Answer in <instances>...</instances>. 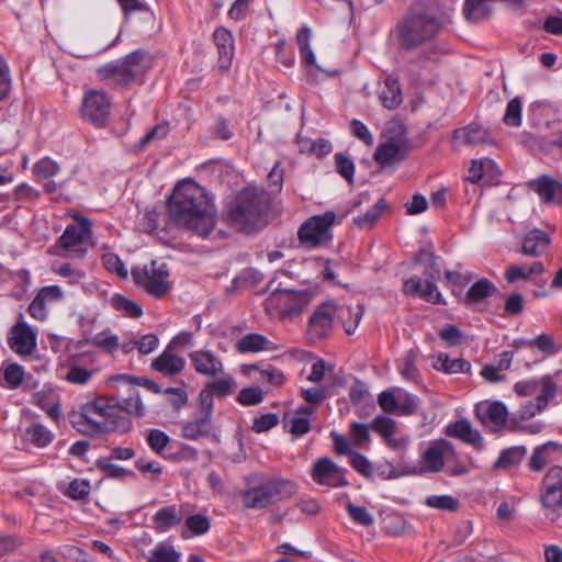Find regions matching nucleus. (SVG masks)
Returning <instances> with one entry per match:
<instances>
[{"label": "nucleus", "instance_id": "b1692460", "mask_svg": "<svg viewBox=\"0 0 562 562\" xmlns=\"http://www.w3.org/2000/svg\"><path fill=\"white\" fill-rule=\"evenodd\" d=\"M313 294L310 290L283 289V318L300 315L311 303Z\"/></svg>", "mask_w": 562, "mask_h": 562}, {"label": "nucleus", "instance_id": "0eeeda50", "mask_svg": "<svg viewBox=\"0 0 562 562\" xmlns=\"http://www.w3.org/2000/svg\"><path fill=\"white\" fill-rule=\"evenodd\" d=\"M92 223L85 216H77L72 224L67 225L57 244L69 256L82 258L92 246Z\"/></svg>", "mask_w": 562, "mask_h": 562}, {"label": "nucleus", "instance_id": "7ed1b4c3", "mask_svg": "<svg viewBox=\"0 0 562 562\" xmlns=\"http://www.w3.org/2000/svg\"><path fill=\"white\" fill-rule=\"evenodd\" d=\"M69 423L80 434L97 437L106 432H128L130 417L115 414V403L109 396H98L69 414Z\"/></svg>", "mask_w": 562, "mask_h": 562}, {"label": "nucleus", "instance_id": "f3484780", "mask_svg": "<svg viewBox=\"0 0 562 562\" xmlns=\"http://www.w3.org/2000/svg\"><path fill=\"white\" fill-rule=\"evenodd\" d=\"M10 348L18 355L29 356L36 348V334L24 322H18L8 337Z\"/></svg>", "mask_w": 562, "mask_h": 562}, {"label": "nucleus", "instance_id": "2f4dec72", "mask_svg": "<svg viewBox=\"0 0 562 562\" xmlns=\"http://www.w3.org/2000/svg\"><path fill=\"white\" fill-rule=\"evenodd\" d=\"M432 367L447 374L469 373L471 363L462 358L451 359L447 353L439 352L432 362Z\"/></svg>", "mask_w": 562, "mask_h": 562}, {"label": "nucleus", "instance_id": "39448f33", "mask_svg": "<svg viewBox=\"0 0 562 562\" xmlns=\"http://www.w3.org/2000/svg\"><path fill=\"white\" fill-rule=\"evenodd\" d=\"M149 68L147 53L137 49L122 59L110 61L97 69L100 80L115 87H124L134 82Z\"/></svg>", "mask_w": 562, "mask_h": 562}, {"label": "nucleus", "instance_id": "4d7b16f0", "mask_svg": "<svg viewBox=\"0 0 562 562\" xmlns=\"http://www.w3.org/2000/svg\"><path fill=\"white\" fill-rule=\"evenodd\" d=\"M262 391L260 387L251 386L244 387L239 391L237 395V401L244 406H252L258 405L262 402Z\"/></svg>", "mask_w": 562, "mask_h": 562}, {"label": "nucleus", "instance_id": "473e14b6", "mask_svg": "<svg viewBox=\"0 0 562 562\" xmlns=\"http://www.w3.org/2000/svg\"><path fill=\"white\" fill-rule=\"evenodd\" d=\"M188 514V505H181L180 507L171 505L159 509L154 516V521L158 527L177 526Z\"/></svg>", "mask_w": 562, "mask_h": 562}, {"label": "nucleus", "instance_id": "79ce46f5", "mask_svg": "<svg viewBox=\"0 0 562 562\" xmlns=\"http://www.w3.org/2000/svg\"><path fill=\"white\" fill-rule=\"evenodd\" d=\"M54 439V434L44 425L34 423L25 430V440L38 448L48 446Z\"/></svg>", "mask_w": 562, "mask_h": 562}, {"label": "nucleus", "instance_id": "09e8293b", "mask_svg": "<svg viewBox=\"0 0 562 562\" xmlns=\"http://www.w3.org/2000/svg\"><path fill=\"white\" fill-rule=\"evenodd\" d=\"M102 265L111 273L116 274L121 279H126L128 271L122 259L114 252H106L102 255Z\"/></svg>", "mask_w": 562, "mask_h": 562}, {"label": "nucleus", "instance_id": "a211bd4d", "mask_svg": "<svg viewBox=\"0 0 562 562\" xmlns=\"http://www.w3.org/2000/svg\"><path fill=\"white\" fill-rule=\"evenodd\" d=\"M235 386L236 382L229 375L206 383L199 395L200 408L207 409V412L213 411L214 397H226Z\"/></svg>", "mask_w": 562, "mask_h": 562}, {"label": "nucleus", "instance_id": "f257e3e1", "mask_svg": "<svg viewBox=\"0 0 562 562\" xmlns=\"http://www.w3.org/2000/svg\"><path fill=\"white\" fill-rule=\"evenodd\" d=\"M168 212L177 226L200 237H207L216 224L212 196L192 180L177 184L168 200Z\"/></svg>", "mask_w": 562, "mask_h": 562}, {"label": "nucleus", "instance_id": "bf43d9fd", "mask_svg": "<svg viewBox=\"0 0 562 562\" xmlns=\"http://www.w3.org/2000/svg\"><path fill=\"white\" fill-rule=\"evenodd\" d=\"M347 512L355 524L370 526L373 524V517L363 506H357L351 503L347 505Z\"/></svg>", "mask_w": 562, "mask_h": 562}, {"label": "nucleus", "instance_id": "7c9ffc66", "mask_svg": "<svg viewBox=\"0 0 562 562\" xmlns=\"http://www.w3.org/2000/svg\"><path fill=\"white\" fill-rule=\"evenodd\" d=\"M379 98L386 109L394 110L398 108L403 101L398 79L393 76H387L379 92Z\"/></svg>", "mask_w": 562, "mask_h": 562}, {"label": "nucleus", "instance_id": "f03ea898", "mask_svg": "<svg viewBox=\"0 0 562 562\" xmlns=\"http://www.w3.org/2000/svg\"><path fill=\"white\" fill-rule=\"evenodd\" d=\"M449 22V16L432 3H414L397 23L398 48L411 52L432 42Z\"/></svg>", "mask_w": 562, "mask_h": 562}, {"label": "nucleus", "instance_id": "72a5a7b5", "mask_svg": "<svg viewBox=\"0 0 562 562\" xmlns=\"http://www.w3.org/2000/svg\"><path fill=\"white\" fill-rule=\"evenodd\" d=\"M371 428L384 439L387 446L392 448H398L402 446V440L393 437L396 429L395 422L393 419L380 415L373 419Z\"/></svg>", "mask_w": 562, "mask_h": 562}, {"label": "nucleus", "instance_id": "c9c22d12", "mask_svg": "<svg viewBox=\"0 0 562 562\" xmlns=\"http://www.w3.org/2000/svg\"><path fill=\"white\" fill-rule=\"evenodd\" d=\"M110 398L115 403V414L122 415L121 413L125 412L131 416L143 417L146 413V408L137 392H134L123 400H117L115 397Z\"/></svg>", "mask_w": 562, "mask_h": 562}, {"label": "nucleus", "instance_id": "de8ad7c7", "mask_svg": "<svg viewBox=\"0 0 562 562\" xmlns=\"http://www.w3.org/2000/svg\"><path fill=\"white\" fill-rule=\"evenodd\" d=\"M521 111L522 102L521 98H513L506 106V111L503 117V122L507 126L519 127L521 125Z\"/></svg>", "mask_w": 562, "mask_h": 562}, {"label": "nucleus", "instance_id": "a19ab883", "mask_svg": "<svg viewBox=\"0 0 562 562\" xmlns=\"http://www.w3.org/2000/svg\"><path fill=\"white\" fill-rule=\"evenodd\" d=\"M486 416L494 426L492 429L494 432L499 431L502 428L507 429L510 415L508 414L507 407L504 403L499 401L491 403L487 406Z\"/></svg>", "mask_w": 562, "mask_h": 562}, {"label": "nucleus", "instance_id": "c03bdc74", "mask_svg": "<svg viewBox=\"0 0 562 562\" xmlns=\"http://www.w3.org/2000/svg\"><path fill=\"white\" fill-rule=\"evenodd\" d=\"M311 35H312V32H311L310 27L302 26L297 31L296 36H295V41H296V44L300 49L301 60L306 66H313V65H315V61H316L315 55L310 46Z\"/></svg>", "mask_w": 562, "mask_h": 562}, {"label": "nucleus", "instance_id": "69168bd1", "mask_svg": "<svg viewBox=\"0 0 562 562\" xmlns=\"http://www.w3.org/2000/svg\"><path fill=\"white\" fill-rule=\"evenodd\" d=\"M56 273L66 278L69 284H78L83 280L86 273L77 268H74L71 263L65 262L55 268Z\"/></svg>", "mask_w": 562, "mask_h": 562}, {"label": "nucleus", "instance_id": "0e129e2a", "mask_svg": "<svg viewBox=\"0 0 562 562\" xmlns=\"http://www.w3.org/2000/svg\"><path fill=\"white\" fill-rule=\"evenodd\" d=\"M416 353L413 350H409L405 357L402 359L400 364L401 374L408 380H416L418 376V370L415 366Z\"/></svg>", "mask_w": 562, "mask_h": 562}, {"label": "nucleus", "instance_id": "49530a36", "mask_svg": "<svg viewBox=\"0 0 562 562\" xmlns=\"http://www.w3.org/2000/svg\"><path fill=\"white\" fill-rule=\"evenodd\" d=\"M89 344L98 349H101L105 352H114L117 350L119 337L112 334L110 330H103L98 333L92 338H90Z\"/></svg>", "mask_w": 562, "mask_h": 562}, {"label": "nucleus", "instance_id": "dca6fc26", "mask_svg": "<svg viewBox=\"0 0 562 562\" xmlns=\"http://www.w3.org/2000/svg\"><path fill=\"white\" fill-rule=\"evenodd\" d=\"M312 477L321 484L334 487L345 486L348 484L345 477V470L326 457L321 458L315 462L312 471Z\"/></svg>", "mask_w": 562, "mask_h": 562}, {"label": "nucleus", "instance_id": "2eb2a0df", "mask_svg": "<svg viewBox=\"0 0 562 562\" xmlns=\"http://www.w3.org/2000/svg\"><path fill=\"white\" fill-rule=\"evenodd\" d=\"M189 360L194 371L206 378H217L224 373L221 358L211 350L200 349L189 353Z\"/></svg>", "mask_w": 562, "mask_h": 562}, {"label": "nucleus", "instance_id": "ddd939ff", "mask_svg": "<svg viewBox=\"0 0 562 562\" xmlns=\"http://www.w3.org/2000/svg\"><path fill=\"white\" fill-rule=\"evenodd\" d=\"M280 492V483L276 480H266L255 484L240 493L241 503L247 508L260 509L270 505Z\"/></svg>", "mask_w": 562, "mask_h": 562}, {"label": "nucleus", "instance_id": "13d9d810", "mask_svg": "<svg viewBox=\"0 0 562 562\" xmlns=\"http://www.w3.org/2000/svg\"><path fill=\"white\" fill-rule=\"evenodd\" d=\"M398 406L396 408V413L402 416H409L416 413L418 407V398L417 396L403 393L397 396Z\"/></svg>", "mask_w": 562, "mask_h": 562}, {"label": "nucleus", "instance_id": "5fc2aeb1", "mask_svg": "<svg viewBox=\"0 0 562 562\" xmlns=\"http://www.w3.org/2000/svg\"><path fill=\"white\" fill-rule=\"evenodd\" d=\"M170 437L160 429H150L147 435V443L150 449L160 454L170 443Z\"/></svg>", "mask_w": 562, "mask_h": 562}, {"label": "nucleus", "instance_id": "774afa93", "mask_svg": "<svg viewBox=\"0 0 562 562\" xmlns=\"http://www.w3.org/2000/svg\"><path fill=\"white\" fill-rule=\"evenodd\" d=\"M311 558L310 551L299 550L289 543H283V562H301Z\"/></svg>", "mask_w": 562, "mask_h": 562}, {"label": "nucleus", "instance_id": "864d4df0", "mask_svg": "<svg viewBox=\"0 0 562 562\" xmlns=\"http://www.w3.org/2000/svg\"><path fill=\"white\" fill-rule=\"evenodd\" d=\"M335 164L337 172L345 178L348 183L352 184L355 175L353 161L342 153H337L335 155Z\"/></svg>", "mask_w": 562, "mask_h": 562}, {"label": "nucleus", "instance_id": "6e6d98bb", "mask_svg": "<svg viewBox=\"0 0 562 562\" xmlns=\"http://www.w3.org/2000/svg\"><path fill=\"white\" fill-rule=\"evenodd\" d=\"M426 504L429 507L454 512L459 507V502L449 495H432L426 498Z\"/></svg>", "mask_w": 562, "mask_h": 562}, {"label": "nucleus", "instance_id": "37998d69", "mask_svg": "<svg viewBox=\"0 0 562 562\" xmlns=\"http://www.w3.org/2000/svg\"><path fill=\"white\" fill-rule=\"evenodd\" d=\"M386 207L387 202L384 199H379L376 203L364 214L355 217L353 224L359 228H371L381 217Z\"/></svg>", "mask_w": 562, "mask_h": 562}, {"label": "nucleus", "instance_id": "c85d7f7f", "mask_svg": "<svg viewBox=\"0 0 562 562\" xmlns=\"http://www.w3.org/2000/svg\"><path fill=\"white\" fill-rule=\"evenodd\" d=\"M550 237L541 229H532L522 238L521 251L526 256H540L549 246Z\"/></svg>", "mask_w": 562, "mask_h": 562}, {"label": "nucleus", "instance_id": "9d476101", "mask_svg": "<svg viewBox=\"0 0 562 562\" xmlns=\"http://www.w3.org/2000/svg\"><path fill=\"white\" fill-rule=\"evenodd\" d=\"M453 453L454 449L450 441L446 439L436 440L422 453L419 465L412 467L405 473L419 475L440 472L445 467V457Z\"/></svg>", "mask_w": 562, "mask_h": 562}, {"label": "nucleus", "instance_id": "6e6552de", "mask_svg": "<svg viewBox=\"0 0 562 562\" xmlns=\"http://www.w3.org/2000/svg\"><path fill=\"white\" fill-rule=\"evenodd\" d=\"M111 105V99L105 92L89 90L82 99L81 117L95 127H104L110 116Z\"/></svg>", "mask_w": 562, "mask_h": 562}, {"label": "nucleus", "instance_id": "e2e57ef3", "mask_svg": "<svg viewBox=\"0 0 562 562\" xmlns=\"http://www.w3.org/2000/svg\"><path fill=\"white\" fill-rule=\"evenodd\" d=\"M419 297L431 304H446L436 281L425 280V288H422Z\"/></svg>", "mask_w": 562, "mask_h": 562}, {"label": "nucleus", "instance_id": "c756f323", "mask_svg": "<svg viewBox=\"0 0 562 562\" xmlns=\"http://www.w3.org/2000/svg\"><path fill=\"white\" fill-rule=\"evenodd\" d=\"M33 403L42 408L48 417L58 422L60 417V398L53 390H42L34 394Z\"/></svg>", "mask_w": 562, "mask_h": 562}, {"label": "nucleus", "instance_id": "4c0bfd02", "mask_svg": "<svg viewBox=\"0 0 562 562\" xmlns=\"http://www.w3.org/2000/svg\"><path fill=\"white\" fill-rule=\"evenodd\" d=\"M270 341L262 335L251 333L243 336L235 344V350L239 353L259 352L268 349Z\"/></svg>", "mask_w": 562, "mask_h": 562}, {"label": "nucleus", "instance_id": "ea45409f", "mask_svg": "<svg viewBox=\"0 0 562 562\" xmlns=\"http://www.w3.org/2000/svg\"><path fill=\"white\" fill-rule=\"evenodd\" d=\"M110 304L125 317L139 318L143 315L142 306L123 294H114L110 300Z\"/></svg>", "mask_w": 562, "mask_h": 562}, {"label": "nucleus", "instance_id": "680f3d73", "mask_svg": "<svg viewBox=\"0 0 562 562\" xmlns=\"http://www.w3.org/2000/svg\"><path fill=\"white\" fill-rule=\"evenodd\" d=\"M351 467L360 474L366 477H370L373 474L371 462L361 453L353 451L349 456Z\"/></svg>", "mask_w": 562, "mask_h": 562}, {"label": "nucleus", "instance_id": "423d86ee", "mask_svg": "<svg viewBox=\"0 0 562 562\" xmlns=\"http://www.w3.org/2000/svg\"><path fill=\"white\" fill-rule=\"evenodd\" d=\"M131 274L134 283L155 299H162L171 289L169 269L165 262L153 260L143 268L134 267Z\"/></svg>", "mask_w": 562, "mask_h": 562}, {"label": "nucleus", "instance_id": "393cba45", "mask_svg": "<svg viewBox=\"0 0 562 562\" xmlns=\"http://www.w3.org/2000/svg\"><path fill=\"white\" fill-rule=\"evenodd\" d=\"M314 413L315 407L302 405L294 411L283 428H286L294 438L302 437L311 430V416Z\"/></svg>", "mask_w": 562, "mask_h": 562}, {"label": "nucleus", "instance_id": "a878e982", "mask_svg": "<svg viewBox=\"0 0 562 562\" xmlns=\"http://www.w3.org/2000/svg\"><path fill=\"white\" fill-rule=\"evenodd\" d=\"M201 416L194 420L186 423L182 427V436L190 440H198L199 438L206 437L212 429V414L213 411L200 408Z\"/></svg>", "mask_w": 562, "mask_h": 562}, {"label": "nucleus", "instance_id": "052dcab7", "mask_svg": "<svg viewBox=\"0 0 562 562\" xmlns=\"http://www.w3.org/2000/svg\"><path fill=\"white\" fill-rule=\"evenodd\" d=\"M3 376L9 387L16 389L24 379L23 368L16 363H11L4 368Z\"/></svg>", "mask_w": 562, "mask_h": 562}, {"label": "nucleus", "instance_id": "603ef678", "mask_svg": "<svg viewBox=\"0 0 562 562\" xmlns=\"http://www.w3.org/2000/svg\"><path fill=\"white\" fill-rule=\"evenodd\" d=\"M532 348H537L539 351L546 355H557L562 350V346L555 344L553 338L548 334H540L531 339Z\"/></svg>", "mask_w": 562, "mask_h": 562}, {"label": "nucleus", "instance_id": "4be33fe9", "mask_svg": "<svg viewBox=\"0 0 562 562\" xmlns=\"http://www.w3.org/2000/svg\"><path fill=\"white\" fill-rule=\"evenodd\" d=\"M561 454L562 445L555 441H548L533 449L528 468L532 472H541L548 463L555 461Z\"/></svg>", "mask_w": 562, "mask_h": 562}, {"label": "nucleus", "instance_id": "e433bc0d", "mask_svg": "<svg viewBox=\"0 0 562 562\" xmlns=\"http://www.w3.org/2000/svg\"><path fill=\"white\" fill-rule=\"evenodd\" d=\"M527 453L525 446H514L502 450L498 459L494 463L495 469L509 470L519 465Z\"/></svg>", "mask_w": 562, "mask_h": 562}, {"label": "nucleus", "instance_id": "bb28decb", "mask_svg": "<svg viewBox=\"0 0 562 562\" xmlns=\"http://www.w3.org/2000/svg\"><path fill=\"white\" fill-rule=\"evenodd\" d=\"M494 294H498V289L492 281L486 278H482L469 288L464 296L460 297V302L469 306L481 303Z\"/></svg>", "mask_w": 562, "mask_h": 562}, {"label": "nucleus", "instance_id": "3c124183", "mask_svg": "<svg viewBox=\"0 0 562 562\" xmlns=\"http://www.w3.org/2000/svg\"><path fill=\"white\" fill-rule=\"evenodd\" d=\"M262 281V274L252 268L243 270L232 282L235 289L255 286Z\"/></svg>", "mask_w": 562, "mask_h": 562}, {"label": "nucleus", "instance_id": "338daca9", "mask_svg": "<svg viewBox=\"0 0 562 562\" xmlns=\"http://www.w3.org/2000/svg\"><path fill=\"white\" fill-rule=\"evenodd\" d=\"M89 493L90 484L83 479L72 480L67 490V495L74 499H83Z\"/></svg>", "mask_w": 562, "mask_h": 562}, {"label": "nucleus", "instance_id": "412c9836", "mask_svg": "<svg viewBox=\"0 0 562 562\" xmlns=\"http://www.w3.org/2000/svg\"><path fill=\"white\" fill-rule=\"evenodd\" d=\"M184 359L175 352V347L171 344L150 364L153 370L161 373L164 376L179 374L184 369Z\"/></svg>", "mask_w": 562, "mask_h": 562}, {"label": "nucleus", "instance_id": "1a4fd4ad", "mask_svg": "<svg viewBox=\"0 0 562 562\" xmlns=\"http://www.w3.org/2000/svg\"><path fill=\"white\" fill-rule=\"evenodd\" d=\"M335 220L336 214L333 211L312 216L300 227L297 233L300 240L313 247L326 244L333 238L330 227Z\"/></svg>", "mask_w": 562, "mask_h": 562}, {"label": "nucleus", "instance_id": "cd10ccee", "mask_svg": "<svg viewBox=\"0 0 562 562\" xmlns=\"http://www.w3.org/2000/svg\"><path fill=\"white\" fill-rule=\"evenodd\" d=\"M452 138L464 146H473L487 143L490 134L485 128L476 124H469L464 127L454 130Z\"/></svg>", "mask_w": 562, "mask_h": 562}, {"label": "nucleus", "instance_id": "6ab92c4d", "mask_svg": "<svg viewBox=\"0 0 562 562\" xmlns=\"http://www.w3.org/2000/svg\"><path fill=\"white\" fill-rule=\"evenodd\" d=\"M408 154L406 140L397 135L389 137L385 142L378 145L373 158L381 165H390L394 161H401Z\"/></svg>", "mask_w": 562, "mask_h": 562}, {"label": "nucleus", "instance_id": "5701e85b", "mask_svg": "<svg viewBox=\"0 0 562 562\" xmlns=\"http://www.w3.org/2000/svg\"><path fill=\"white\" fill-rule=\"evenodd\" d=\"M446 435L448 437L460 439L461 441L473 446L477 450H481L484 447L482 435L476 429H473L467 419L450 423L446 427Z\"/></svg>", "mask_w": 562, "mask_h": 562}, {"label": "nucleus", "instance_id": "4468645a", "mask_svg": "<svg viewBox=\"0 0 562 562\" xmlns=\"http://www.w3.org/2000/svg\"><path fill=\"white\" fill-rule=\"evenodd\" d=\"M540 499L547 508H562V467L552 465L542 477Z\"/></svg>", "mask_w": 562, "mask_h": 562}, {"label": "nucleus", "instance_id": "58836bf2", "mask_svg": "<svg viewBox=\"0 0 562 562\" xmlns=\"http://www.w3.org/2000/svg\"><path fill=\"white\" fill-rule=\"evenodd\" d=\"M555 385L550 375L541 376L540 379L524 380L515 383L514 391L518 396H532L542 393L547 383Z\"/></svg>", "mask_w": 562, "mask_h": 562}, {"label": "nucleus", "instance_id": "8fccbe9b", "mask_svg": "<svg viewBox=\"0 0 562 562\" xmlns=\"http://www.w3.org/2000/svg\"><path fill=\"white\" fill-rule=\"evenodd\" d=\"M58 171V164L48 157L38 160L33 167V173L41 180H48L57 175Z\"/></svg>", "mask_w": 562, "mask_h": 562}, {"label": "nucleus", "instance_id": "f8f14e48", "mask_svg": "<svg viewBox=\"0 0 562 562\" xmlns=\"http://www.w3.org/2000/svg\"><path fill=\"white\" fill-rule=\"evenodd\" d=\"M336 313L337 305L333 301L324 302L317 306L308 319V338L313 341L327 338L331 333Z\"/></svg>", "mask_w": 562, "mask_h": 562}, {"label": "nucleus", "instance_id": "20e7f679", "mask_svg": "<svg viewBox=\"0 0 562 562\" xmlns=\"http://www.w3.org/2000/svg\"><path fill=\"white\" fill-rule=\"evenodd\" d=\"M271 210L270 194L255 186L239 191L227 206L226 220L235 229L251 233L262 229Z\"/></svg>", "mask_w": 562, "mask_h": 562}, {"label": "nucleus", "instance_id": "a18cd8bd", "mask_svg": "<svg viewBox=\"0 0 562 562\" xmlns=\"http://www.w3.org/2000/svg\"><path fill=\"white\" fill-rule=\"evenodd\" d=\"M180 555V552L171 544L159 542L151 551L147 562H179Z\"/></svg>", "mask_w": 562, "mask_h": 562}, {"label": "nucleus", "instance_id": "aec40b11", "mask_svg": "<svg viewBox=\"0 0 562 562\" xmlns=\"http://www.w3.org/2000/svg\"><path fill=\"white\" fill-rule=\"evenodd\" d=\"M213 42L218 53L221 69L228 70L235 54V40L233 33L224 26L216 27L213 32Z\"/></svg>", "mask_w": 562, "mask_h": 562}, {"label": "nucleus", "instance_id": "9b49d317", "mask_svg": "<svg viewBox=\"0 0 562 562\" xmlns=\"http://www.w3.org/2000/svg\"><path fill=\"white\" fill-rule=\"evenodd\" d=\"M557 394V385H551L549 382L544 385L542 393L536 396L535 401H527L520 408L510 415L507 430L518 432L522 428V422L529 420L537 414H540L547 406L550 400Z\"/></svg>", "mask_w": 562, "mask_h": 562}, {"label": "nucleus", "instance_id": "f704fd0d", "mask_svg": "<svg viewBox=\"0 0 562 562\" xmlns=\"http://www.w3.org/2000/svg\"><path fill=\"white\" fill-rule=\"evenodd\" d=\"M336 316L341 321L346 334L352 335L362 319L363 307L362 305H357L355 308L337 306Z\"/></svg>", "mask_w": 562, "mask_h": 562}]
</instances>
